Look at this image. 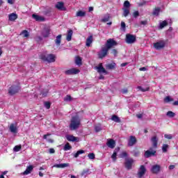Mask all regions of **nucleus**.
I'll return each mask as SVG.
<instances>
[{
    "label": "nucleus",
    "mask_w": 178,
    "mask_h": 178,
    "mask_svg": "<svg viewBox=\"0 0 178 178\" xmlns=\"http://www.w3.org/2000/svg\"><path fill=\"white\" fill-rule=\"evenodd\" d=\"M80 124H81L80 117H79V115H75L71 119L70 129V130H77V129L80 127Z\"/></svg>",
    "instance_id": "obj_1"
},
{
    "label": "nucleus",
    "mask_w": 178,
    "mask_h": 178,
    "mask_svg": "<svg viewBox=\"0 0 178 178\" xmlns=\"http://www.w3.org/2000/svg\"><path fill=\"white\" fill-rule=\"evenodd\" d=\"M56 56L55 54H42L40 56V58L42 60H44V62H48V63H52L55 62Z\"/></svg>",
    "instance_id": "obj_2"
},
{
    "label": "nucleus",
    "mask_w": 178,
    "mask_h": 178,
    "mask_svg": "<svg viewBox=\"0 0 178 178\" xmlns=\"http://www.w3.org/2000/svg\"><path fill=\"white\" fill-rule=\"evenodd\" d=\"M165 45H166V42L163 40H159L153 44L154 48H155V49H156L157 51H161V49H163Z\"/></svg>",
    "instance_id": "obj_3"
},
{
    "label": "nucleus",
    "mask_w": 178,
    "mask_h": 178,
    "mask_svg": "<svg viewBox=\"0 0 178 178\" xmlns=\"http://www.w3.org/2000/svg\"><path fill=\"white\" fill-rule=\"evenodd\" d=\"M108 51H109L105 46L102 47L101 50L98 53V56L100 59L105 58L108 55Z\"/></svg>",
    "instance_id": "obj_4"
},
{
    "label": "nucleus",
    "mask_w": 178,
    "mask_h": 178,
    "mask_svg": "<svg viewBox=\"0 0 178 178\" xmlns=\"http://www.w3.org/2000/svg\"><path fill=\"white\" fill-rule=\"evenodd\" d=\"M116 45H118V42H116V41H115L113 39H108L104 47L109 50L111 48Z\"/></svg>",
    "instance_id": "obj_5"
},
{
    "label": "nucleus",
    "mask_w": 178,
    "mask_h": 178,
    "mask_svg": "<svg viewBox=\"0 0 178 178\" xmlns=\"http://www.w3.org/2000/svg\"><path fill=\"white\" fill-rule=\"evenodd\" d=\"M126 42L127 44H134L136 42V36L131 34H127Z\"/></svg>",
    "instance_id": "obj_6"
},
{
    "label": "nucleus",
    "mask_w": 178,
    "mask_h": 178,
    "mask_svg": "<svg viewBox=\"0 0 178 178\" xmlns=\"http://www.w3.org/2000/svg\"><path fill=\"white\" fill-rule=\"evenodd\" d=\"M133 163H134V160L133 159H126L125 160V168L128 170H131L133 168Z\"/></svg>",
    "instance_id": "obj_7"
},
{
    "label": "nucleus",
    "mask_w": 178,
    "mask_h": 178,
    "mask_svg": "<svg viewBox=\"0 0 178 178\" xmlns=\"http://www.w3.org/2000/svg\"><path fill=\"white\" fill-rule=\"evenodd\" d=\"M20 90V87L19 86H13L10 88L8 92L10 95H15V94L19 92Z\"/></svg>",
    "instance_id": "obj_8"
},
{
    "label": "nucleus",
    "mask_w": 178,
    "mask_h": 178,
    "mask_svg": "<svg viewBox=\"0 0 178 178\" xmlns=\"http://www.w3.org/2000/svg\"><path fill=\"white\" fill-rule=\"evenodd\" d=\"M65 73L67 76H70L72 74H78V73H80V70L76 68H71L70 70H66Z\"/></svg>",
    "instance_id": "obj_9"
},
{
    "label": "nucleus",
    "mask_w": 178,
    "mask_h": 178,
    "mask_svg": "<svg viewBox=\"0 0 178 178\" xmlns=\"http://www.w3.org/2000/svg\"><path fill=\"white\" fill-rule=\"evenodd\" d=\"M156 154V151H155L154 149L150 148L149 150H147L145 152V158H149L151 156H154Z\"/></svg>",
    "instance_id": "obj_10"
},
{
    "label": "nucleus",
    "mask_w": 178,
    "mask_h": 178,
    "mask_svg": "<svg viewBox=\"0 0 178 178\" xmlns=\"http://www.w3.org/2000/svg\"><path fill=\"white\" fill-rule=\"evenodd\" d=\"M152 173H154V175H158L159 172H161V165L156 164L152 166L151 168Z\"/></svg>",
    "instance_id": "obj_11"
},
{
    "label": "nucleus",
    "mask_w": 178,
    "mask_h": 178,
    "mask_svg": "<svg viewBox=\"0 0 178 178\" xmlns=\"http://www.w3.org/2000/svg\"><path fill=\"white\" fill-rule=\"evenodd\" d=\"M106 145L107 147H108V148H111V149H113V148L116 147V142L113 140V139H108Z\"/></svg>",
    "instance_id": "obj_12"
},
{
    "label": "nucleus",
    "mask_w": 178,
    "mask_h": 178,
    "mask_svg": "<svg viewBox=\"0 0 178 178\" xmlns=\"http://www.w3.org/2000/svg\"><path fill=\"white\" fill-rule=\"evenodd\" d=\"M95 69L97 70L98 73H104L105 74H108V72H106L105 68L102 67V63L99 64V65L96 66Z\"/></svg>",
    "instance_id": "obj_13"
},
{
    "label": "nucleus",
    "mask_w": 178,
    "mask_h": 178,
    "mask_svg": "<svg viewBox=\"0 0 178 178\" xmlns=\"http://www.w3.org/2000/svg\"><path fill=\"white\" fill-rule=\"evenodd\" d=\"M137 143V139L134 136H129L128 139V145L129 147H133Z\"/></svg>",
    "instance_id": "obj_14"
},
{
    "label": "nucleus",
    "mask_w": 178,
    "mask_h": 178,
    "mask_svg": "<svg viewBox=\"0 0 178 178\" xmlns=\"http://www.w3.org/2000/svg\"><path fill=\"white\" fill-rule=\"evenodd\" d=\"M145 167L144 165H141L139 168L138 172V177L141 178L143 177L144 175H145L146 172Z\"/></svg>",
    "instance_id": "obj_15"
},
{
    "label": "nucleus",
    "mask_w": 178,
    "mask_h": 178,
    "mask_svg": "<svg viewBox=\"0 0 178 178\" xmlns=\"http://www.w3.org/2000/svg\"><path fill=\"white\" fill-rule=\"evenodd\" d=\"M161 12H162V10L161 9L160 7H155L154 9H153V11H152V15L153 16H159V13H161Z\"/></svg>",
    "instance_id": "obj_16"
},
{
    "label": "nucleus",
    "mask_w": 178,
    "mask_h": 178,
    "mask_svg": "<svg viewBox=\"0 0 178 178\" xmlns=\"http://www.w3.org/2000/svg\"><path fill=\"white\" fill-rule=\"evenodd\" d=\"M56 8L58 9V10H66V8H65L63 2H58L56 4Z\"/></svg>",
    "instance_id": "obj_17"
},
{
    "label": "nucleus",
    "mask_w": 178,
    "mask_h": 178,
    "mask_svg": "<svg viewBox=\"0 0 178 178\" xmlns=\"http://www.w3.org/2000/svg\"><path fill=\"white\" fill-rule=\"evenodd\" d=\"M32 17L33 19H35L36 22H44V20H45V18H44V17H41L35 14L32 15Z\"/></svg>",
    "instance_id": "obj_18"
},
{
    "label": "nucleus",
    "mask_w": 178,
    "mask_h": 178,
    "mask_svg": "<svg viewBox=\"0 0 178 178\" xmlns=\"http://www.w3.org/2000/svg\"><path fill=\"white\" fill-rule=\"evenodd\" d=\"M67 167H69V163L56 164L53 166V168H58L60 169H63V168H67Z\"/></svg>",
    "instance_id": "obj_19"
},
{
    "label": "nucleus",
    "mask_w": 178,
    "mask_h": 178,
    "mask_svg": "<svg viewBox=\"0 0 178 178\" xmlns=\"http://www.w3.org/2000/svg\"><path fill=\"white\" fill-rule=\"evenodd\" d=\"M16 19H17V14H16V13H13L8 15V19L10 22H13V21L16 20Z\"/></svg>",
    "instance_id": "obj_20"
},
{
    "label": "nucleus",
    "mask_w": 178,
    "mask_h": 178,
    "mask_svg": "<svg viewBox=\"0 0 178 178\" xmlns=\"http://www.w3.org/2000/svg\"><path fill=\"white\" fill-rule=\"evenodd\" d=\"M33 169H34V167H33V165L28 166L26 170L23 172V175H30V173H31V172L33 171Z\"/></svg>",
    "instance_id": "obj_21"
},
{
    "label": "nucleus",
    "mask_w": 178,
    "mask_h": 178,
    "mask_svg": "<svg viewBox=\"0 0 178 178\" xmlns=\"http://www.w3.org/2000/svg\"><path fill=\"white\" fill-rule=\"evenodd\" d=\"M62 41V35H58L56 36L55 40V44L57 45V47H59L60 45V42Z\"/></svg>",
    "instance_id": "obj_22"
},
{
    "label": "nucleus",
    "mask_w": 178,
    "mask_h": 178,
    "mask_svg": "<svg viewBox=\"0 0 178 178\" xmlns=\"http://www.w3.org/2000/svg\"><path fill=\"white\" fill-rule=\"evenodd\" d=\"M42 34L43 37H49V35L51 34V30L49 29H44Z\"/></svg>",
    "instance_id": "obj_23"
},
{
    "label": "nucleus",
    "mask_w": 178,
    "mask_h": 178,
    "mask_svg": "<svg viewBox=\"0 0 178 178\" xmlns=\"http://www.w3.org/2000/svg\"><path fill=\"white\" fill-rule=\"evenodd\" d=\"M91 44H92V35H90L86 39V47H90Z\"/></svg>",
    "instance_id": "obj_24"
},
{
    "label": "nucleus",
    "mask_w": 178,
    "mask_h": 178,
    "mask_svg": "<svg viewBox=\"0 0 178 178\" xmlns=\"http://www.w3.org/2000/svg\"><path fill=\"white\" fill-rule=\"evenodd\" d=\"M66 138L68 141H72V143H74V141H79L77 140V138L75 136H73L72 135H68L66 136Z\"/></svg>",
    "instance_id": "obj_25"
},
{
    "label": "nucleus",
    "mask_w": 178,
    "mask_h": 178,
    "mask_svg": "<svg viewBox=\"0 0 178 178\" xmlns=\"http://www.w3.org/2000/svg\"><path fill=\"white\" fill-rule=\"evenodd\" d=\"M10 131H11V133H14V134L17 133V127H16L15 124H11L10 125Z\"/></svg>",
    "instance_id": "obj_26"
},
{
    "label": "nucleus",
    "mask_w": 178,
    "mask_h": 178,
    "mask_svg": "<svg viewBox=\"0 0 178 178\" xmlns=\"http://www.w3.org/2000/svg\"><path fill=\"white\" fill-rule=\"evenodd\" d=\"M72 35H73V31L70 29L67 31L66 38L67 41H72Z\"/></svg>",
    "instance_id": "obj_27"
},
{
    "label": "nucleus",
    "mask_w": 178,
    "mask_h": 178,
    "mask_svg": "<svg viewBox=\"0 0 178 178\" xmlns=\"http://www.w3.org/2000/svg\"><path fill=\"white\" fill-rule=\"evenodd\" d=\"M152 143L153 144V147L154 148H156V147L158 145V139L156 138V136H153L152 138Z\"/></svg>",
    "instance_id": "obj_28"
},
{
    "label": "nucleus",
    "mask_w": 178,
    "mask_h": 178,
    "mask_svg": "<svg viewBox=\"0 0 178 178\" xmlns=\"http://www.w3.org/2000/svg\"><path fill=\"white\" fill-rule=\"evenodd\" d=\"M76 17H84L86 16V11L79 10L76 13Z\"/></svg>",
    "instance_id": "obj_29"
},
{
    "label": "nucleus",
    "mask_w": 178,
    "mask_h": 178,
    "mask_svg": "<svg viewBox=\"0 0 178 178\" xmlns=\"http://www.w3.org/2000/svg\"><path fill=\"white\" fill-rule=\"evenodd\" d=\"M122 10L124 12L123 16H124V17H127V16H129V15L130 14V9L124 8H122Z\"/></svg>",
    "instance_id": "obj_30"
},
{
    "label": "nucleus",
    "mask_w": 178,
    "mask_h": 178,
    "mask_svg": "<svg viewBox=\"0 0 178 178\" xmlns=\"http://www.w3.org/2000/svg\"><path fill=\"white\" fill-rule=\"evenodd\" d=\"M111 120H113V122H115L116 123H120V118H119L118 115H113L111 117Z\"/></svg>",
    "instance_id": "obj_31"
},
{
    "label": "nucleus",
    "mask_w": 178,
    "mask_h": 178,
    "mask_svg": "<svg viewBox=\"0 0 178 178\" xmlns=\"http://www.w3.org/2000/svg\"><path fill=\"white\" fill-rule=\"evenodd\" d=\"M166 26H168V22L166 20H164L160 23L159 29L162 30V29H163V27H166Z\"/></svg>",
    "instance_id": "obj_32"
},
{
    "label": "nucleus",
    "mask_w": 178,
    "mask_h": 178,
    "mask_svg": "<svg viewBox=\"0 0 178 178\" xmlns=\"http://www.w3.org/2000/svg\"><path fill=\"white\" fill-rule=\"evenodd\" d=\"M86 152L84 151V150H79V151H77L76 152V153H75L74 154V158H79V156H80V155H81V154H84Z\"/></svg>",
    "instance_id": "obj_33"
},
{
    "label": "nucleus",
    "mask_w": 178,
    "mask_h": 178,
    "mask_svg": "<svg viewBox=\"0 0 178 178\" xmlns=\"http://www.w3.org/2000/svg\"><path fill=\"white\" fill-rule=\"evenodd\" d=\"M115 66H116V63H112L110 64H107L106 65V69H115Z\"/></svg>",
    "instance_id": "obj_34"
},
{
    "label": "nucleus",
    "mask_w": 178,
    "mask_h": 178,
    "mask_svg": "<svg viewBox=\"0 0 178 178\" xmlns=\"http://www.w3.org/2000/svg\"><path fill=\"white\" fill-rule=\"evenodd\" d=\"M21 34L23 35V37L25 38H29L30 36V33H29V31L26 30L23 31Z\"/></svg>",
    "instance_id": "obj_35"
},
{
    "label": "nucleus",
    "mask_w": 178,
    "mask_h": 178,
    "mask_svg": "<svg viewBox=\"0 0 178 178\" xmlns=\"http://www.w3.org/2000/svg\"><path fill=\"white\" fill-rule=\"evenodd\" d=\"M118 156V151L116 150V149L114 150L113 154L111 156V158L113 161V162L116 161V156Z\"/></svg>",
    "instance_id": "obj_36"
},
{
    "label": "nucleus",
    "mask_w": 178,
    "mask_h": 178,
    "mask_svg": "<svg viewBox=\"0 0 178 178\" xmlns=\"http://www.w3.org/2000/svg\"><path fill=\"white\" fill-rule=\"evenodd\" d=\"M49 134L44 135L43 138L44 140H47V143H54V140L49 137Z\"/></svg>",
    "instance_id": "obj_37"
},
{
    "label": "nucleus",
    "mask_w": 178,
    "mask_h": 178,
    "mask_svg": "<svg viewBox=\"0 0 178 178\" xmlns=\"http://www.w3.org/2000/svg\"><path fill=\"white\" fill-rule=\"evenodd\" d=\"M102 22L103 23H106V22H109V15H106L102 19Z\"/></svg>",
    "instance_id": "obj_38"
},
{
    "label": "nucleus",
    "mask_w": 178,
    "mask_h": 178,
    "mask_svg": "<svg viewBox=\"0 0 178 178\" xmlns=\"http://www.w3.org/2000/svg\"><path fill=\"white\" fill-rule=\"evenodd\" d=\"M75 63L78 65H81V58L76 56L75 58Z\"/></svg>",
    "instance_id": "obj_39"
},
{
    "label": "nucleus",
    "mask_w": 178,
    "mask_h": 178,
    "mask_svg": "<svg viewBox=\"0 0 178 178\" xmlns=\"http://www.w3.org/2000/svg\"><path fill=\"white\" fill-rule=\"evenodd\" d=\"M166 115L167 116H168V118H175V116H176V114L172 111L167 112Z\"/></svg>",
    "instance_id": "obj_40"
},
{
    "label": "nucleus",
    "mask_w": 178,
    "mask_h": 178,
    "mask_svg": "<svg viewBox=\"0 0 178 178\" xmlns=\"http://www.w3.org/2000/svg\"><path fill=\"white\" fill-rule=\"evenodd\" d=\"M173 99H172V97L167 96L165 97L164 99V102L168 103V102H172Z\"/></svg>",
    "instance_id": "obj_41"
},
{
    "label": "nucleus",
    "mask_w": 178,
    "mask_h": 178,
    "mask_svg": "<svg viewBox=\"0 0 178 178\" xmlns=\"http://www.w3.org/2000/svg\"><path fill=\"white\" fill-rule=\"evenodd\" d=\"M64 151H69L70 149H72V146L69 143L65 144L63 148Z\"/></svg>",
    "instance_id": "obj_42"
},
{
    "label": "nucleus",
    "mask_w": 178,
    "mask_h": 178,
    "mask_svg": "<svg viewBox=\"0 0 178 178\" xmlns=\"http://www.w3.org/2000/svg\"><path fill=\"white\" fill-rule=\"evenodd\" d=\"M168 148H169V145H168L167 144L163 145V147H162L163 152H168Z\"/></svg>",
    "instance_id": "obj_43"
},
{
    "label": "nucleus",
    "mask_w": 178,
    "mask_h": 178,
    "mask_svg": "<svg viewBox=\"0 0 178 178\" xmlns=\"http://www.w3.org/2000/svg\"><path fill=\"white\" fill-rule=\"evenodd\" d=\"M64 101L65 102H70V101H72V96L71 95H67L65 97H64Z\"/></svg>",
    "instance_id": "obj_44"
},
{
    "label": "nucleus",
    "mask_w": 178,
    "mask_h": 178,
    "mask_svg": "<svg viewBox=\"0 0 178 178\" xmlns=\"http://www.w3.org/2000/svg\"><path fill=\"white\" fill-rule=\"evenodd\" d=\"M95 130L96 133H98L102 130V128L101 127L100 125H96L95 127Z\"/></svg>",
    "instance_id": "obj_45"
},
{
    "label": "nucleus",
    "mask_w": 178,
    "mask_h": 178,
    "mask_svg": "<svg viewBox=\"0 0 178 178\" xmlns=\"http://www.w3.org/2000/svg\"><path fill=\"white\" fill-rule=\"evenodd\" d=\"M20 149H22V146L20 145H17L13 148V151H15V152H19Z\"/></svg>",
    "instance_id": "obj_46"
},
{
    "label": "nucleus",
    "mask_w": 178,
    "mask_h": 178,
    "mask_svg": "<svg viewBox=\"0 0 178 178\" xmlns=\"http://www.w3.org/2000/svg\"><path fill=\"white\" fill-rule=\"evenodd\" d=\"M138 90H139L140 91H142V92H145V91H148L149 90V88L144 89V88L141 86H138Z\"/></svg>",
    "instance_id": "obj_47"
},
{
    "label": "nucleus",
    "mask_w": 178,
    "mask_h": 178,
    "mask_svg": "<svg viewBox=\"0 0 178 178\" xmlns=\"http://www.w3.org/2000/svg\"><path fill=\"white\" fill-rule=\"evenodd\" d=\"M124 8L129 9L130 8V2L129 1H125L124 3Z\"/></svg>",
    "instance_id": "obj_48"
},
{
    "label": "nucleus",
    "mask_w": 178,
    "mask_h": 178,
    "mask_svg": "<svg viewBox=\"0 0 178 178\" xmlns=\"http://www.w3.org/2000/svg\"><path fill=\"white\" fill-rule=\"evenodd\" d=\"M89 159H95V154L94 153H90L88 155Z\"/></svg>",
    "instance_id": "obj_49"
},
{
    "label": "nucleus",
    "mask_w": 178,
    "mask_h": 178,
    "mask_svg": "<svg viewBox=\"0 0 178 178\" xmlns=\"http://www.w3.org/2000/svg\"><path fill=\"white\" fill-rule=\"evenodd\" d=\"M164 137L165 138H167V140H172V138H173V136L171 134H165Z\"/></svg>",
    "instance_id": "obj_50"
},
{
    "label": "nucleus",
    "mask_w": 178,
    "mask_h": 178,
    "mask_svg": "<svg viewBox=\"0 0 178 178\" xmlns=\"http://www.w3.org/2000/svg\"><path fill=\"white\" fill-rule=\"evenodd\" d=\"M44 106L47 109H49L51 108V103L49 102H44Z\"/></svg>",
    "instance_id": "obj_51"
},
{
    "label": "nucleus",
    "mask_w": 178,
    "mask_h": 178,
    "mask_svg": "<svg viewBox=\"0 0 178 178\" xmlns=\"http://www.w3.org/2000/svg\"><path fill=\"white\" fill-rule=\"evenodd\" d=\"M120 156L121 158H126L127 156V153L126 152H122L120 154Z\"/></svg>",
    "instance_id": "obj_52"
},
{
    "label": "nucleus",
    "mask_w": 178,
    "mask_h": 178,
    "mask_svg": "<svg viewBox=\"0 0 178 178\" xmlns=\"http://www.w3.org/2000/svg\"><path fill=\"white\" fill-rule=\"evenodd\" d=\"M134 17H138V16H140V13H138V11H135L134 12Z\"/></svg>",
    "instance_id": "obj_53"
},
{
    "label": "nucleus",
    "mask_w": 178,
    "mask_h": 178,
    "mask_svg": "<svg viewBox=\"0 0 178 178\" xmlns=\"http://www.w3.org/2000/svg\"><path fill=\"white\" fill-rule=\"evenodd\" d=\"M121 29H122V30H124L126 29V24L124 23V22H121Z\"/></svg>",
    "instance_id": "obj_54"
},
{
    "label": "nucleus",
    "mask_w": 178,
    "mask_h": 178,
    "mask_svg": "<svg viewBox=\"0 0 178 178\" xmlns=\"http://www.w3.org/2000/svg\"><path fill=\"white\" fill-rule=\"evenodd\" d=\"M111 54H113L114 56H116V55H118V51H116V49H113Z\"/></svg>",
    "instance_id": "obj_55"
},
{
    "label": "nucleus",
    "mask_w": 178,
    "mask_h": 178,
    "mask_svg": "<svg viewBox=\"0 0 178 178\" xmlns=\"http://www.w3.org/2000/svg\"><path fill=\"white\" fill-rule=\"evenodd\" d=\"M139 70H140V72H145V71L147 70V68H146L145 67H140V68L139 69Z\"/></svg>",
    "instance_id": "obj_56"
},
{
    "label": "nucleus",
    "mask_w": 178,
    "mask_h": 178,
    "mask_svg": "<svg viewBox=\"0 0 178 178\" xmlns=\"http://www.w3.org/2000/svg\"><path fill=\"white\" fill-rule=\"evenodd\" d=\"M15 2V0H8V3H10V5H13Z\"/></svg>",
    "instance_id": "obj_57"
},
{
    "label": "nucleus",
    "mask_w": 178,
    "mask_h": 178,
    "mask_svg": "<svg viewBox=\"0 0 178 178\" xmlns=\"http://www.w3.org/2000/svg\"><path fill=\"white\" fill-rule=\"evenodd\" d=\"M129 65V63H123L121 64V67H124V66H127Z\"/></svg>",
    "instance_id": "obj_58"
},
{
    "label": "nucleus",
    "mask_w": 178,
    "mask_h": 178,
    "mask_svg": "<svg viewBox=\"0 0 178 178\" xmlns=\"http://www.w3.org/2000/svg\"><path fill=\"white\" fill-rule=\"evenodd\" d=\"M136 117L138 118V119H141L143 118V114H137Z\"/></svg>",
    "instance_id": "obj_59"
},
{
    "label": "nucleus",
    "mask_w": 178,
    "mask_h": 178,
    "mask_svg": "<svg viewBox=\"0 0 178 178\" xmlns=\"http://www.w3.org/2000/svg\"><path fill=\"white\" fill-rule=\"evenodd\" d=\"M49 153H50V154H55V149H49Z\"/></svg>",
    "instance_id": "obj_60"
},
{
    "label": "nucleus",
    "mask_w": 178,
    "mask_h": 178,
    "mask_svg": "<svg viewBox=\"0 0 178 178\" xmlns=\"http://www.w3.org/2000/svg\"><path fill=\"white\" fill-rule=\"evenodd\" d=\"M169 169H170V170L175 169V165H170V166H169Z\"/></svg>",
    "instance_id": "obj_61"
},
{
    "label": "nucleus",
    "mask_w": 178,
    "mask_h": 178,
    "mask_svg": "<svg viewBox=\"0 0 178 178\" xmlns=\"http://www.w3.org/2000/svg\"><path fill=\"white\" fill-rule=\"evenodd\" d=\"M122 94H127V89H124L122 90Z\"/></svg>",
    "instance_id": "obj_62"
},
{
    "label": "nucleus",
    "mask_w": 178,
    "mask_h": 178,
    "mask_svg": "<svg viewBox=\"0 0 178 178\" xmlns=\"http://www.w3.org/2000/svg\"><path fill=\"white\" fill-rule=\"evenodd\" d=\"M88 170H83L81 173L82 176H84V175H86V173H88Z\"/></svg>",
    "instance_id": "obj_63"
},
{
    "label": "nucleus",
    "mask_w": 178,
    "mask_h": 178,
    "mask_svg": "<svg viewBox=\"0 0 178 178\" xmlns=\"http://www.w3.org/2000/svg\"><path fill=\"white\" fill-rule=\"evenodd\" d=\"M140 24H143V25L147 24V21H141Z\"/></svg>",
    "instance_id": "obj_64"
}]
</instances>
